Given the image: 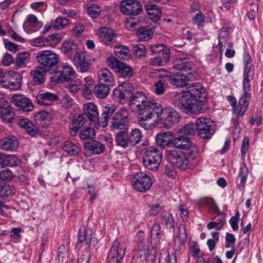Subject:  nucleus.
<instances>
[{
	"mask_svg": "<svg viewBox=\"0 0 263 263\" xmlns=\"http://www.w3.org/2000/svg\"><path fill=\"white\" fill-rule=\"evenodd\" d=\"M133 90V86L131 83H123L114 90L113 97L120 102L129 97L130 108L133 112H139L138 122L140 126L146 130L153 129L155 127V124L150 122V120L153 118L158 103L151 101L142 92L130 95Z\"/></svg>",
	"mask_w": 263,
	"mask_h": 263,
	"instance_id": "obj_1",
	"label": "nucleus"
},
{
	"mask_svg": "<svg viewBox=\"0 0 263 263\" xmlns=\"http://www.w3.org/2000/svg\"><path fill=\"white\" fill-rule=\"evenodd\" d=\"M185 92L176 93L173 98V103L186 112L198 114L203 109V102L201 100L191 96Z\"/></svg>",
	"mask_w": 263,
	"mask_h": 263,
	"instance_id": "obj_2",
	"label": "nucleus"
},
{
	"mask_svg": "<svg viewBox=\"0 0 263 263\" xmlns=\"http://www.w3.org/2000/svg\"><path fill=\"white\" fill-rule=\"evenodd\" d=\"M195 151L192 149L190 153H186L175 149L170 150L167 153V157L172 164L180 169H191L196 165L198 154Z\"/></svg>",
	"mask_w": 263,
	"mask_h": 263,
	"instance_id": "obj_3",
	"label": "nucleus"
},
{
	"mask_svg": "<svg viewBox=\"0 0 263 263\" xmlns=\"http://www.w3.org/2000/svg\"><path fill=\"white\" fill-rule=\"evenodd\" d=\"M153 118H156L153 123L156 122L161 124L163 127L168 128L177 123L180 120L178 112L171 107L162 108L157 104L153 115Z\"/></svg>",
	"mask_w": 263,
	"mask_h": 263,
	"instance_id": "obj_4",
	"label": "nucleus"
},
{
	"mask_svg": "<svg viewBox=\"0 0 263 263\" xmlns=\"http://www.w3.org/2000/svg\"><path fill=\"white\" fill-rule=\"evenodd\" d=\"M161 160L162 153L156 147L150 146L145 149L142 162L144 166L147 170H157Z\"/></svg>",
	"mask_w": 263,
	"mask_h": 263,
	"instance_id": "obj_5",
	"label": "nucleus"
},
{
	"mask_svg": "<svg viewBox=\"0 0 263 263\" xmlns=\"http://www.w3.org/2000/svg\"><path fill=\"white\" fill-rule=\"evenodd\" d=\"M36 59L45 71H48L55 67L59 62V57L55 53L44 50L36 53Z\"/></svg>",
	"mask_w": 263,
	"mask_h": 263,
	"instance_id": "obj_6",
	"label": "nucleus"
},
{
	"mask_svg": "<svg viewBox=\"0 0 263 263\" xmlns=\"http://www.w3.org/2000/svg\"><path fill=\"white\" fill-rule=\"evenodd\" d=\"M243 95L240 98L237 105L236 99L231 96L227 97L229 103L233 106V110L235 114H238L239 116H243L248 109L250 101V95L248 92L250 88L245 89L243 85Z\"/></svg>",
	"mask_w": 263,
	"mask_h": 263,
	"instance_id": "obj_7",
	"label": "nucleus"
},
{
	"mask_svg": "<svg viewBox=\"0 0 263 263\" xmlns=\"http://www.w3.org/2000/svg\"><path fill=\"white\" fill-rule=\"evenodd\" d=\"M130 182L135 190L142 193L149 190L153 184L150 176L142 172L135 174Z\"/></svg>",
	"mask_w": 263,
	"mask_h": 263,
	"instance_id": "obj_8",
	"label": "nucleus"
},
{
	"mask_svg": "<svg viewBox=\"0 0 263 263\" xmlns=\"http://www.w3.org/2000/svg\"><path fill=\"white\" fill-rule=\"evenodd\" d=\"M195 127L198 135L202 139L211 138L215 132L213 122L207 118L200 117L197 119Z\"/></svg>",
	"mask_w": 263,
	"mask_h": 263,
	"instance_id": "obj_9",
	"label": "nucleus"
},
{
	"mask_svg": "<svg viewBox=\"0 0 263 263\" xmlns=\"http://www.w3.org/2000/svg\"><path fill=\"white\" fill-rule=\"evenodd\" d=\"M108 65L113 70L119 72L121 77L124 79L132 78L134 75L133 69L126 64L117 60L114 57L107 59Z\"/></svg>",
	"mask_w": 263,
	"mask_h": 263,
	"instance_id": "obj_10",
	"label": "nucleus"
},
{
	"mask_svg": "<svg viewBox=\"0 0 263 263\" xmlns=\"http://www.w3.org/2000/svg\"><path fill=\"white\" fill-rule=\"evenodd\" d=\"M126 248L123 243L115 240L108 254L107 263H122Z\"/></svg>",
	"mask_w": 263,
	"mask_h": 263,
	"instance_id": "obj_11",
	"label": "nucleus"
},
{
	"mask_svg": "<svg viewBox=\"0 0 263 263\" xmlns=\"http://www.w3.org/2000/svg\"><path fill=\"white\" fill-rule=\"evenodd\" d=\"M126 248L123 243L115 240L108 254L107 263H122Z\"/></svg>",
	"mask_w": 263,
	"mask_h": 263,
	"instance_id": "obj_12",
	"label": "nucleus"
},
{
	"mask_svg": "<svg viewBox=\"0 0 263 263\" xmlns=\"http://www.w3.org/2000/svg\"><path fill=\"white\" fill-rule=\"evenodd\" d=\"M119 9L123 14L136 16L143 10L141 4L136 0H123L119 5Z\"/></svg>",
	"mask_w": 263,
	"mask_h": 263,
	"instance_id": "obj_13",
	"label": "nucleus"
},
{
	"mask_svg": "<svg viewBox=\"0 0 263 263\" xmlns=\"http://www.w3.org/2000/svg\"><path fill=\"white\" fill-rule=\"evenodd\" d=\"M158 76L162 78L166 79L170 83L177 87H183L185 86L190 79L189 76L182 73V71L169 73L165 72L164 74H159Z\"/></svg>",
	"mask_w": 263,
	"mask_h": 263,
	"instance_id": "obj_14",
	"label": "nucleus"
},
{
	"mask_svg": "<svg viewBox=\"0 0 263 263\" xmlns=\"http://www.w3.org/2000/svg\"><path fill=\"white\" fill-rule=\"evenodd\" d=\"M129 113L128 110L122 108L119 109L114 115L112 121L111 126L115 129H122L126 128L129 123Z\"/></svg>",
	"mask_w": 263,
	"mask_h": 263,
	"instance_id": "obj_15",
	"label": "nucleus"
},
{
	"mask_svg": "<svg viewBox=\"0 0 263 263\" xmlns=\"http://www.w3.org/2000/svg\"><path fill=\"white\" fill-rule=\"evenodd\" d=\"M172 144L175 148L181 150L179 152L187 153H190L192 149H195V153H198L197 146L191 143L190 138L184 135L175 138L172 141Z\"/></svg>",
	"mask_w": 263,
	"mask_h": 263,
	"instance_id": "obj_16",
	"label": "nucleus"
},
{
	"mask_svg": "<svg viewBox=\"0 0 263 263\" xmlns=\"http://www.w3.org/2000/svg\"><path fill=\"white\" fill-rule=\"evenodd\" d=\"M243 63L245 65L242 84L245 89L250 88V82L253 79L254 68L252 65V60L250 54L245 52L243 55Z\"/></svg>",
	"mask_w": 263,
	"mask_h": 263,
	"instance_id": "obj_17",
	"label": "nucleus"
},
{
	"mask_svg": "<svg viewBox=\"0 0 263 263\" xmlns=\"http://www.w3.org/2000/svg\"><path fill=\"white\" fill-rule=\"evenodd\" d=\"M98 36L101 43L105 45L110 46L115 42L117 34L111 28L102 27L98 31Z\"/></svg>",
	"mask_w": 263,
	"mask_h": 263,
	"instance_id": "obj_18",
	"label": "nucleus"
},
{
	"mask_svg": "<svg viewBox=\"0 0 263 263\" xmlns=\"http://www.w3.org/2000/svg\"><path fill=\"white\" fill-rule=\"evenodd\" d=\"M173 67L176 69L186 72V74L191 78L197 79L198 77L197 71L190 66L186 59H176L174 62Z\"/></svg>",
	"mask_w": 263,
	"mask_h": 263,
	"instance_id": "obj_19",
	"label": "nucleus"
},
{
	"mask_svg": "<svg viewBox=\"0 0 263 263\" xmlns=\"http://www.w3.org/2000/svg\"><path fill=\"white\" fill-rule=\"evenodd\" d=\"M13 101L16 106L18 107L20 110H22L23 111L29 112L34 108V106L30 100L24 96H14L13 97Z\"/></svg>",
	"mask_w": 263,
	"mask_h": 263,
	"instance_id": "obj_20",
	"label": "nucleus"
},
{
	"mask_svg": "<svg viewBox=\"0 0 263 263\" xmlns=\"http://www.w3.org/2000/svg\"><path fill=\"white\" fill-rule=\"evenodd\" d=\"M84 117H86L90 121L95 122L96 127H99V112L97 106L93 103H89L84 105Z\"/></svg>",
	"mask_w": 263,
	"mask_h": 263,
	"instance_id": "obj_21",
	"label": "nucleus"
},
{
	"mask_svg": "<svg viewBox=\"0 0 263 263\" xmlns=\"http://www.w3.org/2000/svg\"><path fill=\"white\" fill-rule=\"evenodd\" d=\"M15 116L14 109L10 104H6L0 107V119L3 122L11 123Z\"/></svg>",
	"mask_w": 263,
	"mask_h": 263,
	"instance_id": "obj_22",
	"label": "nucleus"
},
{
	"mask_svg": "<svg viewBox=\"0 0 263 263\" xmlns=\"http://www.w3.org/2000/svg\"><path fill=\"white\" fill-rule=\"evenodd\" d=\"M71 59L72 60L78 71L84 72L89 69L90 64L85 59V56L83 53L78 52Z\"/></svg>",
	"mask_w": 263,
	"mask_h": 263,
	"instance_id": "obj_23",
	"label": "nucleus"
},
{
	"mask_svg": "<svg viewBox=\"0 0 263 263\" xmlns=\"http://www.w3.org/2000/svg\"><path fill=\"white\" fill-rule=\"evenodd\" d=\"M57 99V95L49 92L40 91L36 97V102L42 106L50 105Z\"/></svg>",
	"mask_w": 263,
	"mask_h": 263,
	"instance_id": "obj_24",
	"label": "nucleus"
},
{
	"mask_svg": "<svg viewBox=\"0 0 263 263\" xmlns=\"http://www.w3.org/2000/svg\"><path fill=\"white\" fill-rule=\"evenodd\" d=\"M19 146L16 138L5 137L0 140V148L7 152H14Z\"/></svg>",
	"mask_w": 263,
	"mask_h": 263,
	"instance_id": "obj_25",
	"label": "nucleus"
},
{
	"mask_svg": "<svg viewBox=\"0 0 263 263\" xmlns=\"http://www.w3.org/2000/svg\"><path fill=\"white\" fill-rule=\"evenodd\" d=\"M186 239V228L184 224H181L178 228V233L174 238V247L176 251H180L181 247L185 244Z\"/></svg>",
	"mask_w": 263,
	"mask_h": 263,
	"instance_id": "obj_26",
	"label": "nucleus"
},
{
	"mask_svg": "<svg viewBox=\"0 0 263 263\" xmlns=\"http://www.w3.org/2000/svg\"><path fill=\"white\" fill-rule=\"evenodd\" d=\"M85 150L91 154H100L105 150L104 144L97 140L85 142L83 144Z\"/></svg>",
	"mask_w": 263,
	"mask_h": 263,
	"instance_id": "obj_27",
	"label": "nucleus"
},
{
	"mask_svg": "<svg viewBox=\"0 0 263 263\" xmlns=\"http://www.w3.org/2000/svg\"><path fill=\"white\" fill-rule=\"evenodd\" d=\"M18 125L20 127L23 128L30 136H35L39 133L38 127L27 118L19 119Z\"/></svg>",
	"mask_w": 263,
	"mask_h": 263,
	"instance_id": "obj_28",
	"label": "nucleus"
},
{
	"mask_svg": "<svg viewBox=\"0 0 263 263\" xmlns=\"http://www.w3.org/2000/svg\"><path fill=\"white\" fill-rule=\"evenodd\" d=\"M31 53L29 51L18 52L16 54L14 65L16 69L24 68L30 61Z\"/></svg>",
	"mask_w": 263,
	"mask_h": 263,
	"instance_id": "obj_29",
	"label": "nucleus"
},
{
	"mask_svg": "<svg viewBox=\"0 0 263 263\" xmlns=\"http://www.w3.org/2000/svg\"><path fill=\"white\" fill-rule=\"evenodd\" d=\"M87 121L83 115H79L76 118L72 121L69 126L70 134L71 136H75L79 131L81 127L85 125Z\"/></svg>",
	"mask_w": 263,
	"mask_h": 263,
	"instance_id": "obj_30",
	"label": "nucleus"
},
{
	"mask_svg": "<svg viewBox=\"0 0 263 263\" xmlns=\"http://www.w3.org/2000/svg\"><path fill=\"white\" fill-rule=\"evenodd\" d=\"M185 92L199 99V100L206 96L204 89L200 83H193L187 88V91Z\"/></svg>",
	"mask_w": 263,
	"mask_h": 263,
	"instance_id": "obj_31",
	"label": "nucleus"
},
{
	"mask_svg": "<svg viewBox=\"0 0 263 263\" xmlns=\"http://www.w3.org/2000/svg\"><path fill=\"white\" fill-rule=\"evenodd\" d=\"M61 50L69 59H71L78 53L77 45L72 41L64 42L61 47Z\"/></svg>",
	"mask_w": 263,
	"mask_h": 263,
	"instance_id": "obj_32",
	"label": "nucleus"
},
{
	"mask_svg": "<svg viewBox=\"0 0 263 263\" xmlns=\"http://www.w3.org/2000/svg\"><path fill=\"white\" fill-rule=\"evenodd\" d=\"M54 115L53 111L50 110L49 111L42 110L36 113L35 118L36 122L40 124H48L52 120Z\"/></svg>",
	"mask_w": 263,
	"mask_h": 263,
	"instance_id": "obj_33",
	"label": "nucleus"
},
{
	"mask_svg": "<svg viewBox=\"0 0 263 263\" xmlns=\"http://www.w3.org/2000/svg\"><path fill=\"white\" fill-rule=\"evenodd\" d=\"M163 235L161 227L158 223H155L151 229V241L152 243L157 246L160 243V239Z\"/></svg>",
	"mask_w": 263,
	"mask_h": 263,
	"instance_id": "obj_34",
	"label": "nucleus"
},
{
	"mask_svg": "<svg viewBox=\"0 0 263 263\" xmlns=\"http://www.w3.org/2000/svg\"><path fill=\"white\" fill-rule=\"evenodd\" d=\"M154 32L150 28L146 27H142L136 31L138 42L148 41L153 36Z\"/></svg>",
	"mask_w": 263,
	"mask_h": 263,
	"instance_id": "obj_35",
	"label": "nucleus"
},
{
	"mask_svg": "<svg viewBox=\"0 0 263 263\" xmlns=\"http://www.w3.org/2000/svg\"><path fill=\"white\" fill-rule=\"evenodd\" d=\"M92 239L87 235L85 229L80 228L79 231V238L76 244V248L79 250L81 249L84 244L90 246Z\"/></svg>",
	"mask_w": 263,
	"mask_h": 263,
	"instance_id": "obj_36",
	"label": "nucleus"
},
{
	"mask_svg": "<svg viewBox=\"0 0 263 263\" xmlns=\"http://www.w3.org/2000/svg\"><path fill=\"white\" fill-rule=\"evenodd\" d=\"M9 84L7 88L11 90H18L21 88L22 78L18 72H14L12 73V77L8 78Z\"/></svg>",
	"mask_w": 263,
	"mask_h": 263,
	"instance_id": "obj_37",
	"label": "nucleus"
},
{
	"mask_svg": "<svg viewBox=\"0 0 263 263\" xmlns=\"http://www.w3.org/2000/svg\"><path fill=\"white\" fill-rule=\"evenodd\" d=\"M249 170L246 164L245 163H242L239 168V172L238 176V178L240 179L238 187L241 190H243L245 186Z\"/></svg>",
	"mask_w": 263,
	"mask_h": 263,
	"instance_id": "obj_38",
	"label": "nucleus"
},
{
	"mask_svg": "<svg viewBox=\"0 0 263 263\" xmlns=\"http://www.w3.org/2000/svg\"><path fill=\"white\" fill-rule=\"evenodd\" d=\"M109 92L108 84L99 83L93 89V92L98 98L104 99L107 97Z\"/></svg>",
	"mask_w": 263,
	"mask_h": 263,
	"instance_id": "obj_39",
	"label": "nucleus"
},
{
	"mask_svg": "<svg viewBox=\"0 0 263 263\" xmlns=\"http://www.w3.org/2000/svg\"><path fill=\"white\" fill-rule=\"evenodd\" d=\"M115 109L105 106L103 109L102 117L99 118V127L105 128L108 123L109 118L114 114Z\"/></svg>",
	"mask_w": 263,
	"mask_h": 263,
	"instance_id": "obj_40",
	"label": "nucleus"
},
{
	"mask_svg": "<svg viewBox=\"0 0 263 263\" xmlns=\"http://www.w3.org/2000/svg\"><path fill=\"white\" fill-rule=\"evenodd\" d=\"M127 135L132 147L139 143L143 137L141 132L138 128L132 129L129 133H127Z\"/></svg>",
	"mask_w": 263,
	"mask_h": 263,
	"instance_id": "obj_41",
	"label": "nucleus"
},
{
	"mask_svg": "<svg viewBox=\"0 0 263 263\" xmlns=\"http://www.w3.org/2000/svg\"><path fill=\"white\" fill-rule=\"evenodd\" d=\"M116 142L117 145L124 148L130 146V143L129 141L127 132L125 131H121L117 133Z\"/></svg>",
	"mask_w": 263,
	"mask_h": 263,
	"instance_id": "obj_42",
	"label": "nucleus"
},
{
	"mask_svg": "<svg viewBox=\"0 0 263 263\" xmlns=\"http://www.w3.org/2000/svg\"><path fill=\"white\" fill-rule=\"evenodd\" d=\"M146 10L152 20L157 21L160 19L161 11L157 6L154 4L147 5L146 6Z\"/></svg>",
	"mask_w": 263,
	"mask_h": 263,
	"instance_id": "obj_43",
	"label": "nucleus"
},
{
	"mask_svg": "<svg viewBox=\"0 0 263 263\" xmlns=\"http://www.w3.org/2000/svg\"><path fill=\"white\" fill-rule=\"evenodd\" d=\"M99 83H106L108 86L114 81L111 72L107 69L104 68L99 70L98 74Z\"/></svg>",
	"mask_w": 263,
	"mask_h": 263,
	"instance_id": "obj_44",
	"label": "nucleus"
},
{
	"mask_svg": "<svg viewBox=\"0 0 263 263\" xmlns=\"http://www.w3.org/2000/svg\"><path fill=\"white\" fill-rule=\"evenodd\" d=\"M63 149L70 156L78 155L81 152V148L70 141L65 142Z\"/></svg>",
	"mask_w": 263,
	"mask_h": 263,
	"instance_id": "obj_45",
	"label": "nucleus"
},
{
	"mask_svg": "<svg viewBox=\"0 0 263 263\" xmlns=\"http://www.w3.org/2000/svg\"><path fill=\"white\" fill-rule=\"evenodd\" d=\"M62 70L60 71L61 78L67 81L72 80L74 78L75 71L70 66L64 64L62 66Z\"/></svg>",
	"mask_w": 263,
	"mask_h": 263,
	"instance_id": "obj_46",
	"label": "nucleus"
},
{
	"mask_svg": "<svg viewBox=\"0 0 263 263\" xmlns=\"http://www.w3.org/2000/svg\"><path fill=\"white\" fill-rule=\"evenodd\" d=\"M45 71L42 67H38L31 72V75L33 78L35 84H42L45 81L44 72Z\"/></svg>",
	"mask_w": 263,
	"mask_h": 263,
	"instance_id": "obj_47",
	"label": "nucleus"
},
{
	"mask_svg": "<svg viewBox=\"0 0 263 263\" xmlns=\"http://www.w3.org/2000/svg\"><path fill=\"white\" fill-rule=\"evenodd\" d=\"M83 96L89 98L92 95V87L94 81L90 77H86L84 79Z\"/></svg>",
	"mask_w": 263,
	"mask_h": 263,
	"instance_id": "obj_48",
	"label": "nucleus"
},
{
	"mask_svg": "<svg viewBox=\"0 0 263 263\" xmlns=\"http://www.w3.org/2000/svg\"><path fill=\"white\" fill-rule=\"evenodd\" d=\"M155 139L157 145L162 148H165L170 145V139L165 133L158 134Z\"/></svg>",
	"mask_w": 263,
	"mask_h": 263,
	"instance_id": "obj_49",
	"label": "nucleus"
},
{
	"mask_svg": "<svg viewBox=\"0 0 263 263\" xmlns=\"http://www.w3.org/2000/svg\"><path fill=\"white\" fill-rule=\"evenodd\" d=\"M15 192V189L13 185L4 184L0 185V196L2 198L12 196Z\"/></svg>",
	"mask_w": 263,
	"mask_h": 263,
	"instance_id": "obj_50",
	"label": "nucleus"
},
{
	"mask_svg": "<svg viewBox=\"0 0 263 263\" xmlns=\"http://www.w3.org/2000/svg\"><path fill=\"white\" fill-rule=\"evenodd\" d=\"M228 37L229 34L228 32L226 30H221L218 36V44L216 46V48L218 49L220 54H222L223 48L226 47Z\"/></svg>",
	"mask_w": 263,
	"mask_h": 263,
	"instance_id": "obj_51",
	"label": "nucleus"
},
{
	"mask_svg": "<svg viewBox=\"0 0 263 263\" xmlns=\"http://www.w3.org/2000/svg\"><path fill=\"white\" fill-rule=\"evenodd\" d=\"M95 135V129L91 127H85L79 133V137L83 140L93 139Z\"/></svg>",
	"mask_w": 263,
	"mask_h": 263,
	"instance_id": "obj_52",
	"label": "nucleus"
},
{
	"mask_svg": "<svg viewBox=\"0 0 263 263\" xmlns=\"http://www.w3.org/2000/svg\"><path fill=\"white\" fill-rule=\"evenodd\" d=\"M69 23L67 18L60 16L57 17L52 24V27L56 30H61L64 28Z\"/></svg>",
	"mask_w": 263,
	"mask_h": 263,
	"instance_id": "obj_53",
	"label": "nucleus"
},
{
	"mask_svg": "<svg viewBox=\"0 0 263 263\" xmlns=\"http://www.w3.org/2000/svg\"><path fill=\"white\" fill-rule=\"evenodd\" d=\"M133 52L135 56L139 58H145L147 52L145 46L143 44H137L133 47Z\"/></svg>",
	"mask_w": 263,
	"mask_h": 263,
	"instance_id": "obj_54",
	"label": "nucleus"
},
{
	"mask_svg": "<svg viewBox=\"0 0 263 263\" xmlns=\"http://www.w3.org/2000/svg\"><path fill=\"white\" fill-rule=\"evenodd\" d=\"M142 250H140V251L142 253L140 254V256L141 257L143 255L144 256L146 263H155L156 257L152 254H147L148 252L149 248L147 245L142 246Z\"/></svg>",
	"mask_w": 263,
	"mask_h": 263,
	"instance_id": "obj_55",
	"label": "nucleus"
},
{
	"mask_svg": "<svg viewBox=\"0 0 263 263\" xmlns=\"http://www.w3.org/2000/svg\"><path fill=\"white\" fill-rule=\"evenodd\" d=\"M115 53L120 59H125L129 55V50L126 47L119 45L115 47Z\"/></svg>",
	"mask_w": 263,
	"mask_h": 263,
	"instance_id": "obj_56",
	"label": "nucleus"
},
{
	"mask_svg": "<svg viewBox=\"0 0 263 263\" xmlns=\"http://www.w3.org/2000/svg\"><path fill=\"white\" fill-rule=\"evenodd\" d=\"M22 159L15 155H8L7 166L11 167L18 166L22 164Z\"/></svg>",
	"mask_w": 263,
	"mask_h": 263,
	"instance_id": "obj_57",
	"label": "nucleus"
},
{
	"mask_svg": "<svg viewBox=\"0 0 263 263\" xmlns=\"http://www.w3.org/2000/svg\"><path fill=\"white\" fill-rule=\"evenodd\" d=\"M179 133L184 135H192L195 134V125L193 123L185 124L179 129Z\"/></svg>",
	"mask_w": 263,
	"mask_h": 263,
	"instance_id": "obj_58",
	"label": "nucleus"
},
{
	"mask_svg": "<svg viewBox=\"0 0 263 263\" xmlns=\"http://www.w3.org/2000/svg\"><path fill=\"white\" fill-rule=\"evenodd\" d=\"M14 177L13 172L9 168L4 167L0 171V179L3 181H9L11 180Z\"/></svg>",
	"mask_w": 263,
	"mask_h": 263,
	"instance_id": "obj_59",
	"label": "nucleus"
},
{
	"mask_svg": "<svg viewBox=\"0 0 263 263\" xmlns=\"http://www.w3.org/2000/svg\"><path fill=\"white\" fill-rule=\"evenodd\" d=\"M165 224L166 228L170 231L175 230V220L172 214L168 213L165 216Z\"/></svg>",
	"mask_w": 263,
	"mask_h": 263,
	"instance_id": "obj_60",
	"label": "nucleus"
},
{
	"mask_svg": "<svg viewBox=\"0 0 263 263\" xmlns=\"http://www.w3.org/2000/svg\"><path fill=\"white\" fill-rule=\"evenodd\" d=\"M100 12V8L97 5H92L87 9V12L92 18L97 17Z\"/></svg>",
	"mask_w": 263,
	"mask_h": 263,
	"instance_id": "obj_61",
	"label": "nucleus"
},
{
	"mask_svg": "<svg viewBox=\"0 0 263 263\" xmlns=\"http://www.w3.org/2000/svg\"><path fill=\"white\" fill-rule=\"evenodd\" d=\"M49 42L46 38L39 37L32 40V45L39 47H42L48 45Z\"/></svg>",
	"mask_w": 263,
	"mask_h": 263,
	"instance_id": "obj_62",
	"label": "nucleus"
},
{
	"mask_svg": "<svg viewBox=\"0 0 263 263\" xmlns=\"http://www.w3.org/2000/svg\"><path fill=\"white\" fill-rule=\"evenodd\" d=\"M124 25L125 28L129 30L135 29L136 27L138 25L137 22L135 21L134 18L130 16L129 18H126L124 21Z\"/></svg>",
	"mask_w": 263,
	"mask_h": 263,
	"instance_id": "obj_63",
	"label": "nucleus"
},
{
	"mask_svg": "<svg viewBox=\"0 0 263 263\" xmlns=\"http://www.w3.org/2000/svg\"><path fill=\"white\" fill-rule=\"evenodd\" d=\"M164 209V205L160 204L153 205L150 207L148 214L151 216H155L159 213Z\"/></svg>",
	"mask_w": 263,
	"mask_h": 263,
	"instance_id": "obj_64",
	"label": "nucleus"
}]
</instances>
